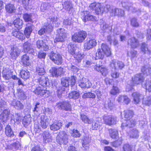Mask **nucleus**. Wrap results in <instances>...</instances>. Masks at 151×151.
<instances>
[{"mask_svg": "<svg viewBox=\"0 0 151 151\" xmlns=\"http://www.w3.org/2000/svg\"><path fill=\"white\" fill-rule=\"evenodd\" d=\"M15 27L17 29H13L12 31V35L18 39L22 40L25 38L23 34L19 31V29L22 27L23 21L19 18H17L14 20L13 22Z\"/></svg>", "mask_w": 151, "mask_h": 151, "instance_id": "1", "label": "nucleus"}, {"mask_svg": "<svg viewBox=\"0 0 151 151\" xmlns=\"http://www.w3.org/2000/svg\"><path fill=\"white\" fill-rule=\"evenodd\" d=\"M87 33L83 31H80L75 33L72 37V41L75 42L81 43L87 37Z\"/></svg>", "mask_w": 151, "mask_h": 151, "instance_id": "2", "label": "nucleus"}, {"mask_svg": "<svg viewBox=\"0 0 151 151\" xmlns=\"http://www.w3.org/2000/svg\"><path fill=\"white\" fill-rule=\"evenodd\" d=\"M56 107L58 109L66 111H70L72 109L71 104L68 101H59L56 103Z\"/></svg>", "mask_w": 151, "mask_h": 151, "instance_id": "3", "label": "nucleus"}, {"mask_svg": "<svg viewBox=\"0 0 151 151\" xmlns=\"http://www.w3.org/2000/svg\"><path fill=\"white\" fill-rule=\"evenodd\" d=\"M57 36L54 40L55 42H63L67 38V35L64 29L60 28L57 30Z\"/></svg>", "mask_w": 151, "mask_h": 151, "instance_id": "4", "label": "nucleus"}, {"mask_svg": "<svg viewBox=\"0 0 151 151\" xmlns=\"http://www.w3.org/2000/svg\"><path fill=\"white\" fill-rule=\"evenodd\" d=\"M60 134L61 137H60L59 134L56 137V141L60 145L62 144H66L68 142V135L66 134L64 131H62L60 133Z\"/></svg>", "mask_w": 151, "mask_h": 151, "instance_id": "5", "label": "nucleus"}, {"mask_svg": "<svg viewBox=\"0 0 151 151\" xmlns=\"http://www.w3.org/2000/svg\"><path fill=\"white\" fill-rule=\"evenodd\" d=\"M89 7L91 9L94 10L97 14H102L104 12V8L102 7L101 4L99 3H92L90 4Z\"/></svg>", "mask_w": 151, "mask_h": 151, "instance_id": "6", "label": "nucleus"}, {"mask_svg": "<svg viewBox=\"0 0 151 151\" xmlns=\"http://www.w3.org/2000/svg\"><path fill=\"white\" fill-rule=\"evenodd\" d=\"M61 83L62 86L68 87L70 86L71 87L75 85L76 80L74 76H72L71 78H69L63 77L61 79Z\"/></svg>", "mask_w": 151, "mask_h": 151, "instance_id": "7", "label": "nucleus"}, {"mask_svg": "<svg viewBox=\"0 0 151 151\" xmlns=\"http://www.w3.org/2000/svg\"><path fill=\"white\" fill-rule=\"evenodd\" d=\"M49 56L50 59L55 64L59 65L62 63V57L60 54L52 52Z\"/></svg>", "mask_w": 151, "mask_h": 151, "instance_id": "8", "label": "nucleus"}, {"mask_svg": "<svg viewBox=\"0 0 151 151\" xmlns=\"http://www.w3.org/2000/svg\"><path fill=\"white\" fill-rule=\"evenodd\" d=\"M32 91L35 94L40 96L45 95L46 97H48L51 94L49 91L42 89L40 87H38L34 90L32 89Z\"/></svg>", "mask_w": 151, "mask_h": 151, "instance_id": "9", "label": "nucleus"}, {"mask_svg": "<svg viewBox=\"0 0 151 151\" xmlns=\"http://www.w3.org/2000/svg\"><path fill=\"white\" fill-rule=\"evenodd\" d=\"M110 66L111 68L115 70L122 69L124 66L123 62L114 60H112L110 63Z\"/></svg>", "mask_w": 151, "mask_h": 151, "instance_id": "10", "label": "nucleus"}, {"mask_svg": "<svg viewBox=\"0 0 151 151\" xmlns=\"http://www.w3.org/2000/svg\"><path fill=\"white\" fill-rule=\"evenodd\" d=\"M58 18L56 17H50L47 19V22L45 23L48 27L50 25L52 27H52L54 26L58 27L60 24V23L57 22Z\"/></svg>", "mask_w": 151, "mask_h": 151, "instance_id": "11", "label": "nucleus"}, {"mask_svg": "<svg viewBox=\"0 0 151 151\" xmlns=\"http://www.w3.org/2000/svg\"><path fill=\"white\" fill-rule=\"evenodd\" d=\"M63 68L61 67L57 68L53 67L50 69V71L53 76L58 77V76H61L63 74Z\"/></svg>", "mask_w": 151, "mask_h": 151, "instance_id": "12", "label": "nucleus"}, {"mask_svg": "<svg viewBox=\"0 0 151 151\" xmlns=\"http://www.w3.org/2000/svg\"><path fill=\"white\" fill-rule=\"evenodd\" d=\"M81 15L82 16V19L83 21L86 22L88 21H96V18L89 14V12L88 11H84L82 13Z\"/></svg>", "mask_w": 151, "mask_h": 151, "instance_id": "13", "label": "nucleus"}, {"mask_svg": "<svg viewBox=\"0 0 151 151\" xmlns=\"http://www.w3.org/2000/svg\"><path fill=\"white\" fill-rule=\"evenodd\" d=\"M144 79V78L142 74H137L132 78V84L133 85L139 84Z\"/></svg>", "mask_w": 151, "mask_h": 151, "instance_id": "14", "label": "nucleus"}, {"mask_svg": "<svg viewBox=\"0 0 151 151\" xmlns=\"http://www.w3.org/2000/svg\"><path fill=\"white\" fill-rule=\"evenodd\" d=\"M97 44L96 40L95 39H91L87 40L84 44V48L86 50H89L96 46Z\"/></svg>", "mask_w": 151, "mask_h": 151, "instance_id": "15", "label": "nucleus"}, {"mask_svg": "<svg viewBox=\"0 0 151 151\" xmlns=\"http://www.w3.org/2000/svg\"><path fill=\"white\" fill-rule=\"evenodd\" d=\"M23 49L24 51L29 54H33L35 52L33 48L32 44L28 42H24L23 45Z\"/></svg>", "mask_w": 151, "mask_h": 151, "instance_id": "16", "label": "nucleus"}, {"mask_svg": "<svg viewBox=\"0 0 151 151\" xmlns=\"http://www.w3.org/2000/svg\"><path fill=\"white\" fill-rule=\"evenodd\" d=\"M103 119L105 123L107 125H111L116 124V117L113 116H105Z\"/></svg>", "mask_w": 151, "mask_h": 151, "instance_id": "17", "label": "nucleus"}, {"mask_svg": "<svg viewBox=\"0 0 151 151\" xmlns=\"http://www.w3.org/2000/svg\"><path fill=\"white\" fill-rule=\"evenodd\" d=\"M20 51L18 47H14L10 51V57L12 60H15L19 56Z\"/></svg>", "mask_w": 151, "mask_h": 151, "instance_id": "18", "label": "nucleus"}, {"mask_svg": "<svg viewBox=\"0 0 151 151\" xmlns=\"http://www.w3.org/2000/svg\"><path fill=\"white\" fill-rule=\"evenodd\" d=\"M121 3L122 6L127 10H130L134 12L137 11L136 8L132 6L131 4L129 3L127 0H122Z\"/></svg>", "mask_w": 151, "mask_h": 151, "instance_id": "19", "label": "nucleus"}, {"mask_svg": "<svg viewBox=\"0 0 151 151\" xmlns=\"http://www.w3.org/2000/svg\"><path fill=\"white\" fill-rule=\"evenodd\" d=\"M79 86L83 88H89L91 86V83L87 79L83 78L82 80H80L79 82Z\"/></svg>", "mask_w": 151, "mask_h": 151, "instance_id": "20", "label": "nucleus"}, {"mask_svg": "<svg viewBox=\"0 0 151 151\" xmlns=\"http://www.w3.org/2000/svg\"><path fill=\"white\" fill-rule=\"evenodd\" d=\"M127 43L128 45L133 48L137 47L139 45V41L134 37L129 39Z\"/></svg>", "mask_w": 151, "mask_h": 151, "instance_id": "21", "label": "nucleus"}, {"mask_svg": "<svg viewBox=\"0 0 151 151\" xmlns=\"http://www.w3.org/2000/svg\"><path fill=\"white\" fill-rule=\"evenodd\" d=\"M21 145L18 141H17L11 144H8L6 145V149L12 150H16L20 148Z\"/></svg>", "mask_w": 151, "mask_h": 151, "instance_id": "22", "label": "nucleus"}, {"mask_svg": "<svg viewBox=\"0 0 151 151\" xmlns=\"http://www.w3.org/2000/svg\"><path fill=\"white\" fill-rule=\"evenodd\" d=\"M10 110L9 109H4L0 115V119L3 122H6L9 119Z\"/></svg>", "mask_w": 151, "mask_h": 151, "instance_id": "23", "label": "nucleus"}, {"mask_svg": "<svg viewBox=\"0 0 151 151\" xmlns=\"http://www.w3.org/2000/svg\"><path fill=\"white\" fill-rule=\"evenodd\" d=\"M11 105L15 109L20 110L23 109L24 105L19 101L16 99H13L12 101Z\"/></svg>", "mask_w": 151, "mask_h": 151, "instance_id": "24", "label": "nucleus"}, {"mask_svg": "<svg viewBox=\"0 0 151 151\" xmlns=\"http://www.w3.org/2000/svg\"><path fill=\"white\" fill-rule=\"evenodd\" d=\"M116 8L110 5H106L104 7V12H109L110 15L112 16H115Z\"/></svg>", "mask_w": 151, "mask_h": 151, "instance_id": "25", "label": "nucleus"}, {"mask_svg": "<svg viewBox=\"0 0 151 151\" xmlns=\"http://www.w3.org/2000/svg\"><path fill=\"white\" fill-rule=\"evenodd\" d=\"M39 84L43 87L49 86L50 85L49 79L44 76L40 77L39 80Z\"/></svg>", "mask_w": 151, "mask_h": 151, "instance_id": "26", "label": "nucleus"}, {"mask_svg": "<svg viewBox=\"0 0 151 151\" xmlns=\"http://www.w3.org/2000/svg\"><path fill=\"white\" fill-rule=\"evenodd\" d=\"M33 27V25L32 24L29 23L27 24V26L24 31V34L27 38H29V37L32 31Z\"/></svg>", "mask_w": 151, "mask_h": 151, "instance_id": "27", "label": "nucleus"}, {"mask_svg": "<svg viewBox=\"0 0 151 151\" xmlns=\"http://www.w3.org/2000/svg\"><path fill=\"white\" fill-rule=\"evenodd\" d=\"M5 8L6 12L9 14L14 13L16 12V7L13 4L9 3L6 4Z\"/></svg>", "mask_w": 151, "mask_h": 151, "instance_id": "28", "label": "nucleus"}, {"mask_svg": "<svg viewBox=\"0 0 151 151\" xmlns=\"http://www.w3.org/2000/svg\"><path fill=\"white\" fill-rule=\"evenodd\" d=\"M102 51L107 56H109L111 54L110 48L105 44H102L101 46Z\"/></svg>", "mask_w": 151, "mask_h": 151, "instance_id": "29", "label": "nucleus"}, {"mask_svg": "<svg viewBox=\"0 0 151 151\" xmlns=\"http://www.w3.org/2000/svg\"><path fill=\"white\" fill-rule=\"evenodd\" d=\"M51 30L52 27L50 25L49 27H48L44 24L43 27L39 31L38 34L40 35H41L44 34V33H46L47 32H51Z\"/></svg>", "mask_w": 151, "mask_h": 151, "instance_id": "30", "label": "nucleus"}, {"mask_svg": "<svg viewBox=\"0 0 151 151\" xmlns=\"http://www.w3.org/2000/svg\"><path fill=\"white\" fill-rule=\"evenodd\" d=\"M21 62L24 66H29L30 64L29 57L27 54L24 55L21 57Z\"/></svg>", "mask_w": 151, "mask_h": 151, "instance_id": "31", "label": "nucleus"}, {"mask_svg": "<svg viewBox=\"0 0 151 151\" xmlns=\"http://www.w3.org/2000/svg\"><path fill=\"white\" fill-rule=\"evenodd\" d=\"M91 138L88 137H85L83 139L82 146L86 150L89 148V144L91 142Z\"/></svg>", "mask_w": 151, "mask_h": 151, "instance_id": "32", "label": "nucleus"}, {"mask_svg": "<svg viewBox=\"0 0 151 151\" xmlns=\"http://www.w3.org/2000/svg\"><path fill=\"white\" fill-rule=\"evenodd\" d=\"M49 124V119L44 116L41 118L40 126L43 129L46 128Z\"/></svg>", "mask_w": 151, "mask_h": 151, "instance_id": "33", "label": "nucleus"}, {"mask_svg": "<svg viewBox=\"0 0 151 151\" xmlns=\"http://www.w3.org/2000/svg\"><path fill=\"white\" fill-rule=\"evenodd\" d=\"M16 95L17 98L21 100H24L26 99V96L24 92L21 88H18L17 89V92Z\"/></svg>", "mask_w": 151, "mask_h": 151, "instance_id": "34", "label": "nucleus"}, {"mask_svg": "<svg viewBox=\"0 0 151 151\" xmlns=\"http://www.w3.org/2000/svg\"><path fill=\"white\" fill-rule=\"evenodd\" d=\"M110 136L112 139H117L118 137L117 130L115 129H109L108 130Z\"/></svg>", "mask_w": 151, "mask_h": 151, "instance_id": "35", "label": "nucleus"}, {"mask_svg": "<svg viewBox=\"0 0 151 151\" xmlns=\"http://www.w3.org/2000/svg\"><path fill=\"white\" fill-rule=\"evenodd\" d=\"M95 69L98 72H100L101 73L102 75L106 76L107 74L108 71L107 69L102 65L98 66L97 65Z\"/></svg>", "mask_w": 151, "mask_h": 151, "instance_id": "36", "label": "nucleus"}, {"mask_svg": "<svg viewBox=\"0 0 151 151\" xmlns=\"http://www.w3.org/2000/svg\"><path fill=\"white\" fill-rule=\"evenodd\" d=\"M62 123L58 121L56 123H53L50 126V128L51 130L54 131L58 130L62 127Z\"/></svg>", "mask_w": 151, "mask_h": 151, "instance_id": "37", "label": "nucleus"}, {"mask_svg": "<svg viewBox=\"0 0 151 151\" xmlns=\"http://www.w3.org/2000/svg\"><path fill=\"white\" fill-rule=\"evenodd\" d=\"M141 70L144 74L149 75L151 73V66L145 65L142 68Z\"/></svg>", "mask_w": 151, "mask_h": 151, "instance_id": "38", "label": "nucleus"}, {"mask_svg": "<svg viewBox=\"0 0 151 151\" xmlns=\"http://www.w3.org/2000/svg\"><path fill=\"white\" fill-rule=\"evenodd\" d=\"M134 115L133 111L130 110H125L124 111V115L125 119L127 120H129L132 118Z\"/></svg>", "mask_w": 151, "mask_h": 151, "instance_id": "39", "label": "nucleus"}, {"mask_svg": "<svg viewBox=\"0 0 151 151\" xmlns=\"http://www.w3.org/2000/svg\"><path fill=\"white\" fill-rule=\"evenodd\" d=\"M128 133L130 137L137 138L139 137V132L136 128H134L131 130Z\"/></svg>", "mask_w": 151, "mask_h": 151, "instance_id": "40", "label": "nucleus"}, {"mask_svg": "<svg viewBox=\"0 0 151 151\" xmlns=\"http://www.w3.org/2000/svg\"><path fill=\"white\" fill-rule=\"evenodd\" d=\"M142 87L145 88L149 91H151V81L149 79H147L146 81L142 84Z\"/></svg>", "mask_w": 151, "mask_h": 151, "instance_id": "41", "label": "nucleus"}, {"mask_svg": "<svg viewBox=\"0 0 151 151\" xmlns=\"http://www.w3.org/2000/svg\"><path fill=\"white\" fill-rule=\"evenodd\" d=\"M141 51L144 54H150L151 53V48H149L147 45L145 43H143L141 47Z\"/></svg>", "mask_w": 151, "mask_h": 151, "instance_id": "42", "label": "nucleus"}, {"mask_svg": "<svg viewBox=\"0 0 151 151\" xmlns=\"http://www.w3.org/2000/svg\"><path fill=\"white\" fill-rule=\"evenodd\" d=\"M36 72L38 75L42 76L45 73V70L44 68V65L41 64V65H38L36 68Z\"/></svg>", "mask_w": 151, "mask_h": 151, "instance_id": "43", "label": "nucleus"}, {"mask_svg": "<svg viewBox=\"0 0 151 151\" xmlns=\"http://www.w3.org/2000/svg\"><path fill=\"white\" fill-rule=\"evenodd\" d=\"M134 103L136 104H138L140 101V94L137 92H134L132 94Z\"/></svg>", "mask_w": 151, "mask_h": 151, "instance_id": "44", "label": "nucleus"}, {"mask_svg": "<svg viewBox=\"0 0 151 151\" xmlns=\"http://www.w3.org/2000/svg\"><path fill=\"white\" fill-rule=\"evenodd\" d=\"M5 133L7 136L12 137L14 136L13 132L10 125H7L5 127Z\"/></svg>", "mask_w": 151, "mask_h": 151, "instance_id": "45", "label": "nucleus"}, {"mask_svg": "<svg viewBox=\"0 0 151 151\" xmlns=\"http://www.w3.org/2000/svg\"><path fill=\"white\" fill-rule=\"evenodd\" d=\"M68 52L71 55L75 54V51L77 47L74 45H69L68 46Z\"/></svg>", "mask_w": 151, "mask_h": 151, "instance_id": "46", "label": "nucleus"}, {"mask_svg": "<svg viewBox=\"0 0 151 151\" xmlns=\"http://www.w3.org/2000/svg\"><path fill=\"white\" fill-rule=\"evenodd\" d=\"M21 77L24 79H27L30 76V73L27 70H22L20 73Z\"/></svg>", "mask_w": 151, "mask_h": 151, "instance_id": "47", "label": "nucleus"}, {"mask_svg": "<svg viewBox=\"0 0 151 151\" xmlns=\"http://www.w3.org/2000/svg\"><path fill=\"white\" fill-rule=\"evenodd\" d=\"M2 76L6 80H9L12 76V72L11 71H8L6 72L3 70L2 72Z\"/></svg>", "mask_w": 151, "mask_h": 151, "instance_id": "48", "label": "nucleus"}, {"mask_svg": "<svg viewBox=\"0 0 151 151\" xmlns=\"http://www.w3.org/2000/svg\"><path fill=\"white\" fill-rule=\"evenodd\" d=\"M80 96L79 93L77 91H72L69 94L68 97L70 99H76L78 98Z\"/></svg>", "mask_w": 151, "mask_h": 151, "instance_id": "49", "label": "nucleus"}, {"mask_svg": "<svg viewBox=\"0 0 151 151\" xmlns=\"http://www.w3.org/2000/svg\"><path fill=\"white\" fill-rule=\"evenodd\" d=\"M14 120L15 123L17 124L20 123L22 119V117L20 114L16 113L14 115Z\"/></svg>", "mask_w": 151, "mask_h": 151, "instance_id": "50", "label": "nucleus"}, {"mask_svg": "<svg viewBox=\"0 0 151 151\" xmlns=\"http://www.w3.org/2000/svg\"><path fill=\"white\" fill-rule=\"evenodd\" d=\"M81 118L82 122L85 123L91 124L92 122V120L83 114H81Z\"/></svg>", "mask_w": 151, "mask_h": 151, "instance_id": "51", "label": "nucleus"}, {"mask_svg": "<svg viewBox=\"0 0 151 151\" xmlns=\"http://www.w3.org/2000/svg\"><path fill=\"white\" fill-rule=\"evenodd\" d=\"M21 4H23L25 8H27L28 6L30 4L32 0H14Z\"/></svg>", "mask_w": 151, "mask_h": 151, "instance_id": "52", "label": "nucleus"}, {"mask_svg": "<svg viewBox=\"0 0 151 151\" xmlns=\"http://www.w3.org/2000/svg\"><path fill=\"white\" fill-rule=\"evenodd\" d=\"M104 54H105L101 49H98L97 52L96 53V57L95 58V59H102L104 58Z\"/></svg>", "mask_w": 151, "mask_h": 151, "instance_id": "53", "label": "nucleus"}, {"mask_svg": "<svg viewBox=\"0 0 151 151\" xmlns=\"http://www.w3.org/2000/svg\"><path fill=\"white\" fill-rule=\"evenodd\" d=\"M143 104L149 106L151 105V95L146 96L143 99Z\"/></svg>", "mask_w": 151, "mask_h": 151, "instance_id": "54", "label": "nucleus"}, {"mask_svg": "<svg viewBox=\"0 0 151 151\" xmlns=\"http://www.w3.org/2000/svg\"><path fill=\"white\" fill-rule=\"evenodd\" d=\"M105 106L106 108H108L110 109H112L114 106V104L111 100L108 99L106 100L105 103Z\"/></svg>", "mask_w": 151, "mask_h": 151, "instance_id": "55", "label": "nucleus"}, {"mask_svg": "<svg viewBox=\"0 0 151 151\" xmlns=\"http://www.w3.org/2000/svg\"><path fill=\"white\" fill-rule=\"evenodd\" d=\"M131 25L134 27H137L139 26V24L137 19L135 17L132 18L131 20Z\"/></svg>", "mask_w": 151, "mask_h": 151, "instance_id": "56", "label": "nucleus"}, {"mask_svg": "<svg viewBox=\"0 0 151 151\" xmlns=\"http://www.w3.org/2000/svg\"><path fill=\"white\" fill-rule=\"evenodd\" d=\"M95 97L96 96L94 94L91 92H88L84 93L83 95V98H88L94 99L95 98Z\"/></svg>", "mask_w": 151, "mask_h": 151, "instance_id": "57", "label": "nucleus"}, {"mask_svg": "<svg viewBox=\"0 0 151 151\" xmlns=\"http://www.w3.org/2000/svg\"><path fill=\"white\" fill-rule=\"evenodd\" d=\"M50 7L49 3H43L41 5V10L42 11L44 12L48 9Z\"/></svg>", "mask_w": 151, "mask_h": 151, "instance_id": "58", "label": "nucleus"}, {"mask_svg": "<svg viewBox=\"0 0 151 151\" xmlns=\"http://www.w3.org/2000/svg\"><path fill=\"white\" fill-rule=\"evenodd\" d=\"M63 5V8L68 11H69L72 8V4L68 1H65Z\"/></svg>", "mask_w": 151, "mask_h": 151, "instance_id": "59", "label": "nucleus"}, {"mask_svg": "<svg viewBox=\"0 0 151 151\" xmlns=\"http://www.w3.org/2000/svg\"><path fill=\"white\" fill-rule=\"evenodd\" d=\"M36 44L37 47L39 49L44 47L46 45L42 40H39L37 41Z\"/></svg>", "mask_w": 151, "mask_h": 151, "instance_id": "60", "label": "nucleus"}, {"mask_svg": "<svg viewBox=\"0 0 151 151\" xmlns=\"http://www.w3.org/2000/svg\"><path fill=\"white\" fill-rule=\"evenodd\" d=\"M23 18L26 22H31L32 20V15L27 13H25L23 15Z\"/></svg>", "mask_w": 151, "mask_h": 151, "instance_id": "61", "label": "nucleus"}, {"mask_svg": "<svg viewBox=\"0 0 151 151\" xmlns=\"http://www.w3.org/2000/svg\"><path fill=\"white\" fill-rule=\"evenodd\" d=\"M137 53V51L133 50L130 52L128 51L127 52V56H131L132 58L136 57Z\"/></svg>", "mask_w": 151, "mask_h": 151, "instance_id": "62", "label": "nucleus"}, {"mask_svg": "<svg viewBox=\"0 0 151 151\" xmlns=\"http://www.w3.org/2000/svg\"><path fill=\"white\" fill-rule=\"evenodd\" d=\"M6 102L1 100L0 101V111L5 109V108H6Z\"/></svg>", "mask_w": 151, "mask_h": 151, "instance_id": "63", "label": "nucleus"}, {"mask_svg": "<svg viewBox=\"0 0 151 151\" xmlns=\"http://www.w3.org/2000/svg\"><path fill=\"white\" fill-rule=\"evenodd\" d=\"M132 146L128 144H125L123 147V151H132Z\"/></svg>", "mask_w": 151, "mask_h": 151, "instance_id": "64", "label": "nucleus"}]
</instances>
